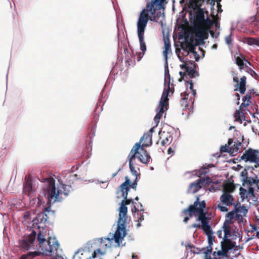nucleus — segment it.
Instances as JSON below:
<instances>
[{
    "label": "nucleus",
    "mask_w": 259,
    "mask_h": 259,
    "mask_svg": "<svg viewBox=\"0 0 259 259\" xmlns=\"http://www.w3.org/2000/svg\"><path fill=\"white\" fill-rule=\"evenodd\" d=\"M220 199L221 202L227 206L233 205L234 201L233 196L228 193L224 192L223 194L221 196Z\"/></svg>",
    "instance_id": "9b49d317"
},
{
    "label": "nucleus",
    "mask_w": 259,
    "mask_h": 259,
    "mask_svg": "<svg viewBox=\"0 0 259 259\" xmlns=\"http://www.w3.org/2000/svg\"><path fill=\"white\" fill-rule=\"evenodd\" d=\"M129 167H130V171L132 173V174L133 176H135L136 178H137L138 175L137 170L135 169V168L134 166L133 162H129Z\"/></svg>",
    "instance_id": "f704fd0d"
},
{
    "label": "nucleus",
    "mask_w": 259,
    "mask_h": 259,
    "mask_svg": "<svg viewBox=\"0 0 259 259\" xmlns=\"http://www.w3.org/2000/svg\"><path fill=\"white\" fill-rule=\"evenodd\" d=\"M249 198H250L252 201L254 203L258 202V198L254 194L253 195L249 196Z\"/></svg>",
    "instance_id": "0e129e2a"
},
{
    "label": "nucleus",
    "mask_w": 259,
    "mask_h": 259,
    "mask_svg": "<svg viewBox=\"0 0 259 259\" xmlns=\"http://www.w3.org/2000/svg\"><path fill=\"white\" fill-rule=\"evenodd\" d=\"M152 136L150 135L148 133H145L144 134L143 136L140 138V142L141 143L143 141L146 142L147 140H149V143H143L141 145V150H144V147H147L151 146L152 144Z\"/></svg>",
    "instance_id": "f3484780"
},
{
    "label": "nucleus",
    "mask_w": 259,
    "mask_h": 259,
    "mask_svg": "<svg viewBox=\"0 0 259 259\" xmlns=\"http://www.w3.org/2000/svg\"><path fill=\"white\" fill-rule=\"evenodd\" d=\"M197 182L199 183L202 187L208 186L212 183L211 179L208 177H206L203 179H197Z\"/></svg>",
    "instance_id": "a878e982"
},
{
    "label": "nucleus",
    "mask_w": 259,
    "mask_h": 259,
    "mask_svg": "<svg viewBox=\"0 0 259 259\" xmlns=\"http://www.w3.org/2000/svg\"><path fill=\"white\" fill-rule=\"evenodd\" d=\"M42 182L44 185L41 192L42 195L38 197V203L41 204L46 203V206L44 207V212L38 213L33 220L36 224L46 223L49 219V214L51 212L53 215L56 212L55 210H51L52 205L56 202H62L72 190L70 184L59 182L56 185L55 180L52 177L44 178Z\"/></svg>",
    "instance_id": "f257e3e1"
},
{
    "label": "nucleus",
    "mask_w": 259,
    "mask_h": 259,
    "mask_svg": "<svg viewBox=\"0 0 259 259\" xmlns=\"http://www.w3.org/2000/svg\"><path fill=\"white\" fill-rule=\"evenodd\" d=\"M197 46H203L204 43V40L207 38H195Z\"/></svg>",
    "instance_id": "8fccbe9b"
},
{
    "label": "nucleus",
    "mask_w": 259,
    "mask_h": 259,
    "mask_svg": "<svg viewBox=\"0 0 259 259\" xmlns=\"http://www.w3.org/2000/svg\"><path fill=\"white\" fill-rule=\"evenodd\" d=\"M138 159L139 160L144 164H147V159L145 160V157H144L143 155L140 153V154H138Z\"/></svg>",
    "instance_id": "864d4df0"
},
{
    "label": "nucleus",
    "mask_w": 259,
    "mask_h": 259,
    "mask_svg": "<svg viewBox=\"0 0 259 259\" xmlns=\"http://www.w3.org/2000/svg\"><path fill=\"white\" fill-rule=\"evenodd\" d=\"M239 210H238L236 207V206H235L234 208L231 211L228 212L226 214V218H229L230 220H232L234 219L235 217V214H236V217L237 218H239L240 215L238 214L237 213L239 212Z\"/></svg>",
    "instance_id": "bb28decb"
},
{
    "label": "nucleus",
    "mask_w": 259,
    "mask_h": 259,
    "mask_svg": "<svg viewBox=\"0 0 259 259\" xmlns=\"http://www.w3.org/2000/svg\"><path fill=\"white\" fill-rule=\"evenodd\" d=\"M231 35H232V34L231 33L230 35L226 36L225 37V42H226V44H227L228 45L231 44V43H232V39L231 38Z\"/></svg>",
    "instance_id": "6e6d98bb"
},
{
    "label": "nucleus",
    "mask_w": 259,
    "mask_h": 259,
    "mask_svg": "<svg viewBox=\"0 0 259 259\" xmlns=\"http://www.w3.org/2000/svg\"><path fill=\"white\" fill-rule=\"evenodd\" d=\"M243 183H242V185L243 186H245V183H246L248 185H249V186L253 184H256V182H254V180L253 179V178L252 177H248L247 178H246L245 179H243L242 180Z\"/></svg>",
    "instance_id": "7c9ffc66"
},
{
    "label": "nucleus",
    "mask_w": 259,
    "mask_h": 259,
    "mask_svg": "<svg viewBox=\"0 0 259 259\" xmlns=\"http://www.w3.org/2000/svg\"><path fill=\"white\" fill-rule=\"evenodd\" d=\"M191 52L193 53V54L194 55V56H195V61L198 62L200 58L199 54L195 50L192 51Z\"/></svg>",
    "instance_id": "bf43d9fd"
},
{
    "label": "nucleus",
    "mask_w": 259,
    "mask_h": 259,
    "mask_svg": "<svg viewBox=\"0 0 259 259\" xmlns=\"http://www.w3.org/2000/svg\"><path fill=\"white\" fill-rule=\"evenodd\" d=\"M239 195L242 199V201H243L246 198V196H248L247 190L245 188L240 187L239 188Z\"/></svg>",
    "instance_id": "2f4dec72"
},
{
    "label": "nucleus",
    "mask_w": 259,
    "mask_h": 259,
    "mask_svg": "<svg viewBox=\"0 0 259 259\" xmlns=\"http://www.w3.org/2000/svg\"><path fill=\"white\" fill-rule=\"evenodd\" d=\"M254 45L259 47V37L254 38Z\"/></svg>",
    "instance_id": "774afa93"
},
{
    "label": "nucleus",
    "mask_w": 259,
    "mask_h": 259,
    "mask_svg": "<svg viewBox=\"0 0 259 259\" xmlns=\"http://www.w3.org/2000/svg\"><path fill=\"white\" fill-rule=\"evenodd\" d=\"M251 95L249 94H246L244 97L242 98V101H245V103H248L249 104L251 103L250 98Z\"/></svg>",
    "instance_id": "603ef678"
},
{
    "label": "nucleus",
    "mask_w": 259,
    "mask_h": 259,
    "mask_svg": "<svg viewBox=\"0 0 259 259\" xmlns=\"http://www.w3.org/2000/svg\"><path fill=\"white\" fill-rule=\"evenodd\" d=\"M202 249L204 250L203 253L205 254V259H212L211 257L208 254H212V247L209 248L208 247H206V248H202Z\"/></svg>",
    "instance_id": "cd10ccee"
},
{
    "label": "nucleus",
    "mask_w": 259,
    "mask_h": 259,
    "mask_svg": "<svg viewBox=\"0 0 259 259\" xmlns=\"http://www.w3.org/2000/svg\"><path fill=\"white\" fill-rule=\"evenodd\" d=\"M208 37V32L204 27L198 26L196 28V31L195 35V38H207Z\"/></svg>",
    "instance_id": "dca6fc26"
},
{
    "label": "nucleus",
    "mask_w": 259,
    "mask_h": 259,
    "mask_svg": "<svg viewBox=\"0 0 259 259\" xmlns=\"http://www.w3.org/2000/svg\"><path fill=\"white\" fill-rule=\"evenodd\" d=\"M167 89L163 92L159 103V106L164 108L168 104V96L169 92V82L168 83Z\"/></svg>",
    "instance_id": "4468645a"
},
{
    "label": "nucleus",
    "mask_w": 259,
    "mask_h": 259,
    "mask_svg": "<svg viewBox=\"0 0 259 259\" xmlns=\"http://www.w3.org/2000/svg\"><path fill=\"white\" fill-rule=\"evenodd\" d=\"M195 69L193 68L192 67L190 66H187V68H186V73L188 75L190 73L192 72L193 70H194Z\"/></svg>",
    "instance_id": "052dcab7"
},
{
    "label": "nucleus",
    "mask_w": 259,
    "mask_h": 259,
    "mask_svg": "<svg viewBox=\"0 0 259 259\" xmlns=\"http://www.w3.org/2000/svg\"><path fill=\"white\" fill-rule=\"evenodd\" d=\"M181 96L182 97V99L180 101V106L182 110L183 111L186 110L187 109L188 110V112H182V115H186L188 117V115H190L191 113L193 112L194 100L192 101L191 104L189 105L190 100H188L189 94L185 92L181 94Z\"/></svg>",
    "instance_id": "6e6552de"
},
{
    "label": "nucleus",
    "mask_w": 259,
    "mask_h": 259,
    "mask_svg": "<svg viewBox=\"0 0 259 259\" xmlns=\"http://www.w3.org/2000/svg\"><path fill=\"white\" fill-rule=\"evenodd\" d=\"M156 111L157 113H156V115L154 118V121L155 123V126H157L159 122L160 119L162 115V114L164 112V109L163 107L159 106L157 107Z\"/></svg>",
    "instance_id": "412c9836"
},
{
    "label": "nucleus",
    "mask_w": 259,
    "mask_h": 259,
    "mask_svg": "<svg viewBox=\"0 0 259 259\" xmlns=\"http://www.w3.org/2000/svg\"><path fill=\"white\" fill-rule=\"evenodd\" d=\"M246 78L245 76H242L241 79H240V83L238 84H237L235 87L237 88V89L236 90H238V88L239 87V86H244L245 87L246 85Z\"/></svg>",
    "instance_id": "ea45409f"
},
{
    "label": "nucleus",
    "mask_w": 259,
    "mask_h": 259,
    "mask_svg": "<svg viewBox=\"0 0 259 259\" xmlns=\"http://www.w3.org/2000/svg\"><path fill=\"white\" fill-rule=\"evenodd\" d=\"M170 80V76L169 72L168 62L167 61L164 63V85L166 87L168 85L169 81Z\"/></svg>",
    "instance_id": "5701e85b"
},
{
    "label": "nucleus",
    "mask_w": 259,
    "mask_h": 259,
    "mask_svg": "<svg viewBox=\"0 0 259 259\" xmlns=\"http://www.w3.org/2000/svg\"><path fill=\"white\" fill-rule=\"evenodd\" d=\"M169 139H170V142H171L172 140V136L170 135L167 136L165 138V139L161 141V145L162 146H164L165 145V144L169 141Z\"/></svg>",
    "instance_id": "c03bdc74"
},
{
    "label": "nucleus",
    "mask_w": 259,
    "mask_h": 259,
    "mask_svg": "<svg viewBox=\"0 0 259 259\" xmlns=\"http://www.w3.org/2000/svg\"><path fill=\"white\" fill-rule=\"evenodd\" d=\"M244 160L245 162H249L257 164L255 167H259V151L251 148L246 150L240 157L239 161Z\"/></svg>",
    "instance_id": "423d86ee"
},
{
    "label": "nucleus",
    "mask_w": 259,
    "mask_h": 259,
    "mask_svg": "<svg viewBox=\"0 0 259 259\" xmlns=\"http://www.w3.org/2000/svg\"><path fill=\"white\" fill-rule=\"evenodd\" d=\"M100 251V248H98V249L95 250L93 252L92 255V257H93V258L96 257L97 254Z\"/></svg>",
    "instance_id": "69168bd1"
},
{
    "label": "nucleus",
    "mask_w": 259,
    "mask_h": 259,
    "mask_svg": "<svg viewBox=\"0 0 259 259\" xmlns=\"http://www.w3.org/2000/svg\"><path fill=\"white\" fill-rule=\"evenodd\" d=\"M141 142H137L136 143L134 146L133 147L132 150L133 151H134L135 152L137 153V154H140V152L138 151L139 149H141Z\"/></svg>",
    "instance_id": "58836bf2"
},
{
    "label": "nucleus",
    "mask_w": 259,
    "mask_h": 259,
    "mask_svg": "<svg viewBox=\"0 0 259 259\" xmlns=\"http://www.w3.org/2000/svg\"><path fill=\"white\" fill-rule=\"evenodd\" d=\"M188 75L189 76L190 78H195L199 76V73L197 71H196L195 69L192 71V72L190 73Z\"/></svg>",
    "instance_id": "09e8293b"
},
{
    "label": "nucleus",
    "mask_w": 259,
    "mask_h": 259,
    "mask_svg": "<svg viewBox=\"0 0 259 259\" xmlns=\"http://www.w3.org/2000/svg\"><path fill=\"white\" fill-rule=\"evenodd\" d=\"M127 40L126 38L123 37V40L122 39L120 40L119 37H118V51H122V48H123L124 52L125 53L126 51H128V49L126 46Z\"/></svg>",
    "instance_id": "b1692460"
},
{
    "label": "nucleus",
    "mask_w": 259,
    "mask_h": 259,
    "mask_svg": "<svg viewBox=\"0 0 259 259\" xmlns=\"http://www.w3.org/2000/svg\"><path fill=\"white\" fill-rule=\"evenodd\" d=\"M137 186V178H136L135 180L133 181V183L131 182L130 181V183L129 184L130 189L131 188H133L134 190H136Z\"/></svg>",
    "instance_id": "de8ad7c7"
},
{
    "label": "nucleus",
    "mask_w": 259,
    "mask_h": 259,
    "mask_svg": "<svg viewBox=\"0 0 259 259\" xmlns=\"http://www.w3.org/2000/svg\"><path fill=\"white\" fill-rule=\"evenodd\" d=\"M206 207V203L204 200L199 202V198L197 197L196 200L193 204L189 205V206L183 210V212L188 214L190 217L193 216L194 213L198 214L197 220L200 221L201 225H204L209 223L210 218L208 217L206 212L204 211V209Z\"/></svg>",
    "instance_id": "7ed1b4c3"
},
{
    "label": "nucleus",
    "mask_w": 259,
    "mask_h": 259,
    "mask_svg": "<svg viewBox=\"0 0 259 259\" xmlns=\"http://www.w3.org/2000/svg\"><path fill=\"white\" fill-rule=\"evenodd\" d=\"M165 1L166 0H152L151 2H147L146 9H143L139 15L137 22V27L146 28L150 17L148 13L150 12L151 15H154L156 10L154 7L158 6V9L160 10L163 8V4Z\"/></svg>",
    "instance_id": "20e7f679"
},
{
    "label": "nucleus",
    "mask_w": 259,
    "mask_h": 259,
    "mask_svg": "<svg viewBox=\"0 0 259 259\" xmlns=\"http://www.w3.org/2000/svg\"><path fill=\"white\" fill-rule=\"evenodd\" d=\"M235 61L236 64L239 66L240 65L241 63H242L243 61H245V62L247 63L248 64L251 65V63L246 59H245L243 56L240 55V56H235Z\"/></svg>",
    "instance_id": "c85d7f7f"
},
{
    "label": "nucleus",
    "mask_w": 259,
    "mask_h": 259,
    "mask_svg": "<svg viewBox=\"0 0 259 259\" xmlns=\"http://www.w3.org/2000/svg\"><path fill=\"white\" fill-rule=\"evenodd\" d=\"M164 50L163 52V55L164 57L165 61H167V54L169 51L171 50V46L169 38L167 37V40L165 37H164Z\"/></svg>",
    "instance_id": "aec40b11"
},
{
    "label": "nucleus",
    "mask_w": 259,
    "mask_h": 259,
    "mask_svg": "<svg viewBox=\"0 0 259 259\" xmlns=\"http://www.w3.org/2000/svg\"><path fill=\"white\" fill-rule=\"evenodd\" d=\"M224 242L223 241H222L221 242L222 250H219L217 252L214 251L212 253V255H217L218 256H223V257L226 256L227 255L228 252L229 250H232V248L229 247V248H227L226 249H225L224 248Z\"/></svg>",
    "instance_id": "6ab92c4d"
},
{
    "label": "nucleus",
    "mask_w": 259,
    "mask_h": 259,
    "mask_svg": "<svg viewBox=\"0 0 259 259\" xmlns=\"http://www.w3.org/2000/svg\"><path fill=\"white\" fill-rule=\"evenodd\" d=\"M37 239L38 241L39 248L46 247V246H49L48 245V242L50 241L51 242V237H48V240L47 241L45 237V235H44L43 233L41 230H39V233L37 234Z\"/></svg>",
    "instance_id": "ddd939ff"
},
{
    "label": "nucleus",
    "mask_w": 259,
    "mask_h": 259,
    "mask_svg": "<svg viewBox=\"0 0 259 259\" xmlns=\"http://www.w3.org/2000/svg\"><path fill=\"white\" fill-rule=\"evenodd\" d=\"M137 154H138L137 153L135 152L134 151H133V150H131L128 156L129 162H130V161L131 162H133V160L136 158Z\"/></svg>",
    "instance_id": "e433bc0d"
},
{
    "label": "nucleus",
    "mask_w": 259,
    "mask_h": 259,
    "mask_svg": "<svg viewBox=\"0 0 259 259\" xmlns=\"http://www.w3.org/2000/svg\"><path fill=\"white\" fill-rule=\"evenodd\" d=\"M176 53L177 54V56L178 57L179 59L180 60V61L181 62H182L183 63L186 62V61L184 60V58L183 57V56H181L180 55V51H179V52H178V51L176 50Z\"/></svg>",
    "instance_id": "13d9d810"
},
{
    "label": "nucleus",
    "mask_w": 259,
    "mask_h": 259,
    "mask_svg": "<svg viewBox=\"0 0 259 259\" xmlns=\"http://www.w3.org/2000/svg\"><path fill=\"white\" fill-rule=\"evenodd\" d=\"M201 229L203 231L207 237L213 236V232L209 225V223L201 225Z\"/></svg>",
    "instance_id": "4be33fe9"
},
{
    "label": "nucleus",
    "mask_w": 259,
    "mask_h": 259,
    "mask_svg": "<svg viewBox=\"0 0 259 259\" xmlns=\"http://www.w3.org/2000/svg\"><path fill=\"white\" fill-rule=\"evenodd\" d=\"M247 63L245 62V61H243L242 63H241V64L238 66L240 70H242L244 68H247V66L246 64Z\"/></svg>",
    "instance_id": "e2e57ef3"
},
{
    "label": "nucleus",
    "mask_w": 259,
    "mask_h": 259,
    "mask_svg": "<svg viewBox=\"0 0 259 259\" xmlns=\"http://www.w3.org/2000/svg\"><path fill=\"white\" fill-rule=\"evenodd\" d=\"M162 17L163 18L164 17V13H161V12H158L156 13V16L154 17V18L152 20L153 21L157 22V19L160 18V17Z\"/></svg>",
    "instance_id": "5fc2aeb1"
},
{
    "label": "nucleus",
    "mask_w": 259,
    "mask_h": 259,
    "mask_svg": "<svg viewBox=\"0 0 259 259\" xmlns=\"http://www.w3.org/2000/svg\"><path fill=\"white\" fill-rule=\"evenodd\" d=\"M234 116L235 118V120L239 122L240 123L242 122L243 120H245L244 113L241 111H240V110H237L234 113Z\"/></svg>",
    "instance_id": "393cba45"
},
{
    "label": "nucleus",
    "mask_w": 259,
    "mask_h": 259,
    "mask_svg": "<svg viewBox=\"0 0 259 259\" xmlns=\"http://www.w3.org/2000/svg\"><path fill=\"white\" fill-rule=\"evenodd\" d=\"M207 240H208V245L207 247H208L209 248L212 247L213 243L214 241V236H213L207 237Z\"/></svg>",
    "instance_id": "3c124183"
},
{
    "label": "nucleus",
    "mask_w": 259,
    "mask_h": 259,
    "mask_svg": "<svg viewBox=\"0 0 259 259\" xmlns=\"http://www.w3.org/2000/svg\"><path fill=\"white\" fill-rule=\"evenodd\" d=\"M189 44V49L191 51H194L196 49V47L197 46L196 42L194 39L190 38L187 40Z\"/></svg>",
    "instance_id": "c756f323"
},
{
    "label": "nucleus",
    "mask_w": 259,
    "mask_h": 259,
    "mask_svg": "<svg viewBox=\"0 0 259 259\" xmlns=\"http://www.w3.org/2000/svg\"><path fill=\"white\" fill-rule=\"evenodd\" d=\"M36 237V231L32 230L29 235L25 236L22 239L19 240V242L21 247L26 250L34 249V242Z\"/></svg>",
    "instance_id": "0eeeda50"
},
{
    "label": "nucleus",
    "mask_w": 259,
    "mask_h": 259,
    "mask_svg": "<svg viewBox=\"0 0 259 259\" xmlns=\"http://www.w3.org/2000/svg\"><path fill=\"white\" fill-rule=\"evenodd\" d=\"M254 38L252 37H245L244 38L243 42L247 44L249 46H254Z\"/></svg>",
    "instance_id": "4c0bfd02"
},
{
    "label": "nucleus",
    "mask_w": 259,
    "mask_h": 259,
    "mask_svg": "<svg viewBox=\"0 0 259 259\" xmlns=\"http://www.w3.org/2000/svg\"><path fill=\"white\" fill-rule=\"evenodd\" d=\"M187 83H189L190 84L189 89L191 91L194 90V84L193 82V81L192 80H189V81H187Z\"/></svg>",
    "instance_id": "338daca9"
},
{
    "label": "nucleus",
    "mask_w": 259,
    "mask_h": 259,
    "mask_svg": "<svg viewBox=\"0 0 259 259\" xmlns=\"http://www.w3.org/2000/svg\"><path fill=\"white\" fill-rule=\"evenodd\" d=\"M146 28L137 27V35L140 43V48L142 51L141 54L144 55L147 50L145 42L144 41V33Z\"/></svg>",
    "instance_id": "9d476101"
},
{
    "label": "nucleus",
    "mask_w": 259,
    "mask_h": 259,
    "mask_svg": "<svg viewBox=\"0 0 259 259\" xmlns=\"http://www.w3.org/2000/svg\"><path fill=\"white\" fill-rule=\"evenodd\" d=\"M246 78L245 76H242L241 79H240V83L238 84H237L235 87L237 88V89L236 90H238V88L239 87V86H244L245 87L246 85Z\"/></svg>",
    "instance_id": "a19ab883"
},
{
    "label": "nucleus",
    "mask_w": 259,
    "mask_h": 259,
    "mask_svg": "<svg viewBox=\"0 0 259 259\" xmlns=\"http://www.w3.org/2000/svg\"><path fill=\"white\" fill-rule=\"evenodd\" d=\"M202 188L199 183L197 182V180L195 182L191 183L187 190L188 193L195 194Z\"/></svg>",
    "instance_id": "2eb2a0df"
},
{
    "label": "nucleus",
    "mask_w": 259,
    "mask_h": 259,
    "mask_svg": "<svg viewBox=\"0 0 259 259\" xmlns=\"http://www.w3.org/2000/svg\"><path fill=\"white\" fill-rule=\"evenodd\" d=\"M241 145V142L239 141H237V143L235 142L234 145H233V148L232 149V151L233 152H237L239 150V147Z\"/></svg>",
    "instance_id": "79ce46f5"
},
{
    "label": "nucleus",
    "mask_w": 259,
    "mask_h": 259,
    "mask_svg": "<svg viewBox=\"0 0 259 259\" xmlns=\"http://www.w3.org/2000/svg\"><path fill=\"white\" fill-rule=\"evenodd\" d=\"M212 166V164H209L207 165L206 167H202L199 170H195L192 171V173L193 175H195L198 177H201L205 175L207 173H208V171L207 170L209 167Z\"/></svg>",
    "instance_id": "a211bd4d"
},
{
    "label": "nucleus",
    "mask_w": 259,
    "mask_h": 259,
    "mask_svg": "<svg viewBox=\"0 0 259 259\" xmlns=\"http://www.w3.org/2000/svg\"><path fill=\"white\" fill-rule=\"evenodd\" d=\"M144 151V155H145V160L147 159V163L149 161V160L151 159L150 155L147 153L146 150L144 149V150H143Z\"/></svg>",
    "instance_id": "4d7b16f0"
},
{
    "label": "nucleus",
    "mask_w": 259,
    "mask_h": 259,
    "mask_svg": "<svg viewBox=\"0 0 259 259\" xmlns=\"http://www.w3.org/2000/svg\"><path fill=\"white\" fill-rule=\"evenodd\" d=\"M247 195L248 196H246V198H248L249 196L253 195L254 194V189L251 186H249L248 187Z\"/></svg>",
    "instance_id": "37998d69"
},
{
    "label": "nucleus",
    "mask_w": 259,
    "mask_h": 259,
    "mask_svg": "<svg viewBox=\"0 0 259 259\" xmlns=\"http://www.w3.org/2000/svg\"><path fill=\"white\" fill-rule=\"evenodd\" d=\"M217 208L219 209L222 212H227L229 210L227 206H223L220 203L217 205Z\"/></svg>",
    "instance_id": "49530a36"
},
{
    "label": "nucleus",
    "mask_w": 259,
    "mask_h": 259,
    "mask_svg": "<svg viewBox=\"0 0 259 259\" xmlns=\"http://www.w3.org/2000/svg\"><path fill=\"white\" fill-rule=\"evenodd\" d=\"M144 213H147L146 212H139L137 213L138 222H142L144 220Z\"/></svg>",
    "instance_id": "a18cd8bd"
},
{
    "label": "nucleus",
    "mask_w": 259,
    "mask_h": 259,
    "mask_svg": "<svg viewBox=\"0 0 259 259\" xmlns=\"http://www.w3.org/2000/svg\"><path fill=\"white\" fill-rule=\"evenodd\" d=\"M238 88H239L238 90H239V92L240 93V94H244L245 93V91H246L245 87L239 86V87Z\"/></svg>",
    "instance_id": "680f3d73"
},
{
    "label": "nucleus",
    "mask_w": 259,
    "mask_h": 259,
    "mask_svg": "<svg viewBox=\"0 0 259 259\" xmlns=\"http://www.w3.org/2000/svg\"><path fill=\"white\" fill-rule=\"evenodd\" d=\"M224 232V236L223 237V241L224 242L225 240H228L231 241L230 239H229L228 237L231 236V231L229 229L225 230H223Z\"/></svg>",
    "instance_id": "c9c22d12"
},
{
    "label": "nucleus",
    "mask_w": 259,
    "mask_h": 259,
    "mask_svg": "<svg viewBox=\"0 0 259 259\" xmlns=\"http://www.w3.org/2000/svg\"><path fill=\"white\" fill-rule=\"evenodd\" d=\"M125 182L118 188V191L122 192L121 196L123 199L118 208L119 213L116 230L114 234L110 233L108 234V237L100 239L101 242H104L105 240L108 241V243L105 244L106 247L108 248L111 247L112 240H114L117 244V246H119L122 240L127 234L126 224L127 220V207L126 206V201L127 200L128 193L130 191V180L127 176L125 177Z\"/></svg>",
    "instance_id": "f03ea898"
},
{
    "label": "nucleus",
    "mask_w": 259,
    "mask_h": 259,
    "mask_svg": "<svg viewBox=\"0 0 259 259\" xmlns=\"http://www.w3.org/2000/svg\"><path fill=\"white\" fill-rule=\"evenodd\" d=\"M48 245L49 246L48 247L46 246V247L40 248L41 250V251H38L35 250L33 251H29V255L32 254L33 257L44 254L50 255L51 253L54 251V248L57 252L56 254L58 253L60 245L55 237L53 238L52 244H51V242L49 241L48 242Z\"/></svg>",
    "instance_id": "39448f33"
},
{
    "label": "nucleus",
    "mask_w": 259,
    "mask_h": 259,
    "mask_svg": "<svg viewBox=\"0 0 259 259\" xmlns=\"http://www.w3.org/2000/svg\"><path fill=\"white\" fill-rule=\"evenodd\" d=\"M220 151L222 152H227L230 154L233 153L232 148H230L229 146H227L226 145L221 146L220 147Z\"/></svg>",
    "instance_id": "72a5a7b5"
},
{
    "label": "nucleus",
    "mask_w": 259,
    "mask_h": 259,
    "mask_svg": "<svg viewBox=\"0 0 259 259\" xmlns=\"http://www.w3.org/2000/svg\"><path fill=\"white\" fill-rule=\"evenodd\" d=\"M205 13L204 9L201 8L198 9L195 13L194 21L197 24L200 25L203 22H205L207 24H210V19L208 17L205 18Z\"/></svg>",
    "instance_id": "1a4fd4ad"
},
{
    "label": "nucleus",
    "mask_w": 259,
    "mask_h": 259,
    "mask_svg": "<svg viewBox=\"0 0 259 259\" xmlns=\"http://www.w3.org/2000/svg\"><path fill=\"white\" fill-rule=\"evenodd\" d=\"M251 169L252 170H254V168L252 166H248L245 168L242 171H241L240 176L243 177V179H246L248 177L247 170Z\"/></svg>",
    "instance_id": "473e14b6"
},
{
    "label": "nucleus",
    "mask_w": 259,
    "mask_h": 259,
    "mask_svg": "<svg viewBox=\"0 0 259 259\" xmlns=\"http://www.w3.org/2000/svg\"><path fill=\"white\" fill-rule=\"evenodd\" d=\"M35 189L33 187L32 182L31 180L26 179L25 183L23 185V192L28 196L34 193Z\"/></svg>",
    "instance_id": "f8f14e48"
}]
</instances>
